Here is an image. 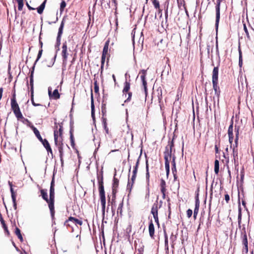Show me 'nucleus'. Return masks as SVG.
<instances>
[{
	"mask_svg": "<svg viewBox=\"0 0 254 254\" xmlns=\"http://www.w3.org/2000/svg\"><path fill=\"white\" fill-rule=\"evenodd\" d=\"M10 105L11 110L17 120L23 119V116L21 113L19 106L16 101V93L15 91L13 92L12 95V97L10 100Z\"/></svg>",
	"mask_w": 254,
	"mask_h": 254,
	"instance_id": "f257e3e1",
	"label": "nucleus"
},
{
	"mask_svg": "<svg viewBox=\"0 0 254 254\" xmlns=\"http://www.w3.org/2000/svg\"><path fill=\"white\" fill-rule=\"evenodd\" d=\"M63 139L62 140L58 139V131H57V127H56L55 130L54 131V140L55 145L57 146L58 150L60 153V157L61 162L62 165L64 164V149H63Z\"/></svg>",
	"mask_w": 254,
	"mask_h": 254,
	"instance_id": "f03ea898",
	"label": "nucleus"
},
{
	"mask_svg": "<svg viewBox=\"0 0 254 254\" xmlns=\"http://www.w3.org/2000/svg\"><path fill=\"white\" fill-rule=\"evenodd\" d=\"M41 195L42 198L46 201V202L48 203V206L50 211V213L51 215V217L53 219L55 217V206L54 203H51V202L49 201V198L48 197V194L47 192V190L45 189H41L40 190Z\"/></svg>",
	"mask_w": 254,
	"mask_h": 254,
	"instance_id": "7ed1b4c3",
	"label": "nucleus"
},
{
	"mask_svg": "<svg viewBox=\"0 0 254 254\" xmlns=\"http://www.w3.org/2000/svg\"><path fill=\"white\" fill-rule=\"evenodd\" d=\"M174 139L173 137L171 141H169L168 145L165 147V151L164 153L165 163H170V160L172 158V150L174 147Z\"/></svg>",
	"mask_w": 254,
	"mask_h": 254,
	"instance_id": "20e7f679",
	"label": "nucleus"
},
{
	"mask_svg": "<svg viewBox=\"0 0 254 254\" xmlns=\"http://www.w3.org/2000/svg\"><path fill=\"white\" fill-rule=\"evenodd\" d=\"M160 204L159 205L158 201L156 200L152 206L151 213L153 215L155 222L159 225V217H158V209L161 207L162 201H160Z\"/></svg>",
	"mask_w": 254,
	"mask_h": 254,
	"instance_id": "39448f33",
	"label": "nucleus"
},
{
	"mask_svg": "<svg viewBox=\"0 0 254 254\" xmlns=\"http://www.w3.org/2000/svg\"><path fill=\"white\" fill-rule=\"evenodd\" d=\"M130 84L129 82L126 81L124 83V87L123 89V95L126 98L125 102H129L131 101L132 97V92L130 91Z\"/></svg>",
	"mask_w": 254,
	"mask_h": 254,
	"instance_id": "423d86ee",
	"label": "nucleus"
},
{
	"mask_svg": "<svg viewBox=\"0 0 254 254\" xmlns=\"http://www.w3.org/2000/svg\"><path fill=\"white\" fill-rule=\"evenodd\" d=\"M70 222H72L75 224L76 225H79L81 226L82 225V221L81 220L78 219L72 216H70L68 219L64 222V226H66L67 228H71V231H73V228L71 225H70Z\"/></svg>",
	"mask_w": 254,
	"mask_h": 254,
	"instance_id": "0eeeda50",
	"label": "nucleus"
},
{
	"mask_svg": "<svg viewBox=\"0 0 254 254\" xmlns=\"http://www.w3.org/2000/svg\"><path fill=\"white\" fill-rule=\"evenodd\" d=\"M223 0H216V3L215 5V11H216V21H215V27L216 29L218 27L219 20L220 18V4L221 2Z\"/></svg>",
	"mask_w": 254,
	"mask_h": 254,
	"instance_id": "6e6552de",
	"label": "nucleus"
},
{
	"mask_svg": "<svg viewBox=\"0 0 254 254\" xmlns=\"http://www.w3.org/2000/svg\"><path fill=\"white\" fill-rule=\"evenodd\" d=\"M110 39H108L107 41H106L104 46L103 49L102 54V57L101 59H102L103 61L104 60H105L106 58H107V63L109 62V57L110 55L108 54V51H109V44H110Z\"/></svg>",
	"mask_w": 254,
	"mask_h": 254,
	"instance_id": "1a4fd4ad",
	"label": "nucleus"
},
{
	"mask_svg": "<svg viewBox=\"0 0 254 254\" xmlns=\"http://www.w3.org/2000/svg\"><path fill=\"white\" fill-rule=\"evenodd\" d=\"M64 21H65V18L64 17L63 19L62 22L61 23V25L59 27L58 36L57 37V42H56L57 45L56 46L58 47L60 46V45L61 44V37H62V34L63 32V29H64Z\"/></svg>",
	"mask_w": 254,
	"mask_h": 254,
	"instance_id": "9d476101",
	"label": "nucleus"
},
{
	"mask_svg": "<svg viewBox=\"0 0 254 254\" xmlns=\"http://www.w3.org/2000/svg\"><path fill=\"white\" fill-rule=\"evenodd\" d=\"M56 119H55V125L54 127V132L55 130L56 127H57V131H58V139H63V124L62 123H58L56 121Z\"/></svg>",
	"mask_w": 254,
	"mask_h": 254,
	"instance_id": "9b49d317",
	"label": "nucleus"
},
{
	"mask_svg": "<svg viewBox=\"0 0 254 254\" xmlns=\"http://www.w3.org/2000/svg\"><path fill=\"white\" fill-rule=\"evenodd\" d=\"M98 183L99 185V194L105 193L104 183H103V176L102 175L101 176H97Z\"/></svg>",
	"mask_w": 254,
	"mask_h": 254,
	"instance_id": "f8f14e48",
	"label": "nucleus"
},
{
	"mask_svg": "<svg viewBox=\"0 0 254 254\" xmlns=\"http://www.w3.org/2000/svg\"><path fill=\"white\" fill-rule=\"evenodd\" d=\"M140 74H141L140 75V78L142 80V84L144 87V91L146 94H147V81L145 79V76L146 74V70L144 69H142L139 72Z\"/></svg>",
	"mask_w": 254,
	"mask_h": 254,
	"instance_id": "ddd939ff",
	"label": "nucleus"
},
{
	"mask_svg": "<svg viewBox=\"0 0 254 254\" xmlns=\"http://www.w3.org/2000/svg\"><path fill=\"white\" fill-rule=\"evenodd\" d=\"M67 43L66 42H64L62 46V56L63 58V63H66L67 62Z\"/></svg>",
	"mask_w": 254,
	"mask_h": 254,
	"instance_id": "4468645a",
	"label": "nucleus"
},
{
	"mask_svg": "<svg viewBox=\"0 0 254 254\" xmlns=\"http://www.w3.org/2000/svg\"><path fill=\"white\" fill-rule=\"evenodd\" d=\"M241 239L242 240V243L244 246L248 245L247 233L246 231V228L244 226L241 230Z\"/></svg>",
	"mask_w": 254,
	"mask_h": 254,
	"instance_id": "2eb2a0df",
	"label": "nucleus"
},
{
	"mask_svg": "<svg viewBox=\"0 0 254 254\" xmlns=\"http://www.w3.org/2000/svg\"><path fill=\"white\" fill-rule=\"evenodd\" d=\"M48 94L50 98H52L54 100L59 99L60 98V94L59 93L57 89L54 90L53 93H52L51 88H48Z\"/></svg>",
	"mask_w": 254,
	"mask_h": 254,
	"instance_id": "dca6fc26",
	"label": "nucleus"
},
{
	"mask_svg": "<svg viewBox=\"0 0 254 254\" xmlns=\"http://www.w3.org/2000/svg\"><path fill=\"white\" fill-rule=\"evenodd\" d=\"M233 157L235 168H236L239 165L238 148L236 147H233Z\"/></svg>",
	"mask_w": 254,
	"mask_h": 254,
	"instance_id": "f3484780",
	"label": "nucleus"
},
{
	"mask_svg": "<svg viewBox=\"0 0 254 254\" xmlns=\"http://www.w3.org/2000/svg\"><path fill=\"white\" fill-rule=\"evenodd\" d=\"M116 174H115L113 178V183L112 184V192L117 193V190L119 185V180L116 178L115 176Z\"/></svg>",
	"mask_w": 254,
	"mask_h": 254,
	"instance_id": "a211bd4d",
	"label": "nucleus"
},
{
	"mask_svg": "<svg viewBox=\"0 0 254 254\" xmlns=\"http://www.w3.org/2000/svg\"><path fill=\"white\" fill-rule=\"evenodd\" d=\"M148 230H149V236L152 239L154 238V232H155V229H154V226L153 223V221L152 220H151L149 223V226H148Z\"/></svg>",
	"mask_w": 254,
	"mask_h": 254,
	"instance_id": "6ab92c4d",
	"label": "nucleus"
},
{
	"mask_svg": "<svg viewBox=\"0 0 254 254\" xmlns=\"http://www.w3.org/2000/svg\"><path fill=\"white\" fill-rule=\"evenodd\" d=\"M218 81H212L213 88L215 91V94L219 97L220 94V89L218 85Z\"/></svg>",
	"mask_w": 254,
	"mask_h": 254,
	"instance_id": "aec40b11",
	"label": "nucleus"
},
{
	"mask_svg": "<svg viewBox=\"0 0 254 254\" xmlns=\"http://www.w3.org/2000/svg\"><path fill=\"white\" fill-rule=\"evenodd\" d=\"M136 176L132 175L130 179H128L127 185V189L131 190L133 184L134 183L135 180L136 179Z\"/></svg>",
	"mask_w": 254,
	"mask_h": 254,
	"instance_id": "412c9836",
	"label": "nucleus"
},
{
	"mask_svg": "<svg viewBox=\"0 0 254 254\" xmlns=\"http://www.w3.org/2000/svg\"><path fill=\"white\" fill-rule=\"evenodd\" d=\"M146 180L147 186L148 188L150 185V174L149 172V165L147 160L146 161Z\"/></svg>",
	"mask_w": 254,
	"mask_h": 254,
	"instance_id": "4be33fe9",
	"label": "nucleus"
},
{
	"mask_svg": "<svg viewBox=\"0 0 254 254\" xmlns=\"http://www.w3.org/2000/svg\"><path fill=\"white\" fill-rule=\"evenodd\" d=\"M218 67H214L212 72V81H218Z\"/></svg>",
	"mask_w": 254,
	"mask_h": 254,
	"instance_id": "5701e85b",
	"label": "nucleus"
},
{
	"mask_svg": "<svg viewBox=\"0 0 254 254\" xmlns=\"http://www.w3.org/2000/svg\"><path fill=\"white\" fill-rule=\"evenodd\" d=\"M49 201L51 203L55 204V188L54 187H50V189Z\"/></svg>",
	"mask_w": 254,
	"mask_h": 254,
	"instance_id": "b1692460",
	"label": "nucleus"
},
{
	"mask_svg": "<svg viewBox=\"0 0 254 254\" xmlns=\"http://www.w3.org/2000/svg\"><path fill=\"white\" fill-rule=\"evenodd\" d=\"M43 146L46 149L47 151L50 153L52 155H53V151L51 149V146L48 142V141L46 139H44L43 142H42Z\"/></svg>",
	"mask_w": 254,
	"mask_h": 254,
	"instance_id": "393cba45",
	"label": "nucleus"
},
{
	"mask_svg": "<svg viewBox=\"0 0 254 254\" xmlns=\"http://www.w3.org/2000/svg\"><path fill=\"white\" fill-rule=\"evenodd\" d=\"M235 131L236 133V136L235 139V145L233 147H236L238 148V140H239V127H235Z\"/></svg>",
	"mask_w": 254,
	"mask_h": 254,
	"instance_id": "a878e982",
	"label": "nucleus"
},
{
	"mask_svg": "<svg viewBox=\"0 0 254 254\" xmlns=\"http://www.w3.org/2000/svg\"><path fill=\"white\" fill-rule=\"evenodd\" d=\"M116 193L112 192V195L111 201V205L112 206V210L113 213L115 212V210H113V206L116 205Z\"/></svg>",
	"mask_w": 254,
	"mask_h": 254,
	"instance_id": "bb28decb",
	"label": "nucleus"
},
{
	"mask_svg": "<svg viewBox=\"0 0 254 254\" xmlns=\"http://www.w3.org/2000/svg\"><path fill=\"white\" fill-rule=\"evenodd\" d=\"M124 205V200L123 199L122 201L119 205V206L117 209V214L120 215V216H122L123 215V207Z\"/></svg>",
	"mask_w": 254,
	"mask_h": 254,
	"instance_id": "cd10ccee",
	"label": "nucleus"
},
{
	"mask_svg": "<svg viewBox=\"0 0 254 254\" xmlns=\"http://www.w3.org/2000/svg\"><path fill=\"white\" fill-rule=\"evenodd\" d=\"M14 233H15V235L18 237V238L20 240V242H23V238L21 234L20 230L18 227L15 228Z\"/></svg>",
	"mask_w": 254,
	"mask_h": 254,
	"instance_id": "c85d7f7f",
	"label": "nucleus"
},
{
	"mask_svg": "<svg viewBox=\"0 0 254 254\" xmlns=\"http://www.w3.org/2000/svg\"><path fill=\"white\" fill-rule=\"evenodd\" d=\"M160 187L161 191H167L166 182L163 179H161Z\"/></svg>",
	"mask_w": 254,
	"mask_h": 254,
	"instance_id": "c756f323",
	"label": "nucleus"
},
{
	"mask_svg": "<svg viewBox=\"0 0 254 254\" xmlns=\"http://www.w3.org/2000/svg\"><path fill=\"white\" fill-rule=\"evenodd\" d=\"M228 134L229 137H234L233 136V122H231L228 130Z\"/></svg>",
	"mask_w": 254,
	"mask_h": 254,
	"instance_id": "7c9ffc66",
	"label": "nucleus"
},
{
	"mask_svg": "<svg viewBox=\"0 0 254 254\" xmlns=\"http://www.w3.org/2000/svg\"><path fill=\"white\" fill-rule=\"evenodd\" d=\"M46 0H45L37 8V12L39 14H42L45 7Z\"/></svg>",
	"mask_w": 254,
	"mask_h": 254,
	"instance_id": "2f4dec72",
	"label": "nucleus"
},
{
	"mask_svg": "<svg viewBox=\"0 0 254 254\" xmlns=\"http://www.w3.org/2000/svg\"><path fill=\"white\" fill-rule=\"evenodd\" d=\"M0 221L1 222L2 227L4 229L5 233H6V234L8 235H9V232L8 230L7 227L6 226V225L5 223V222H4V220L3 219L2 217H1V216H0Z\"/></svg>",
	"mask_w": 254,
	"mask_h": 254,
	"instance_id": "473e14b6",
	"label": "nucleus"
},
{
	"mask_svg": "<svg viewBox=\"0 0 254 254\" xmlns=\"http://www.w3.org/2000/svg\"><path fill=\"white\" fill-rule=\"evenodd\" d=\"M219 172V161L215 160L214 161V172L217 175Z\"/></svg>",
	"mask_w": 254,
	"mask_h": 254,
	"instance_id": "72a5a7b5",
	"label": "nucleus"
},
{
	"mask_svg": "<svg viewBox=\"0 0 254 254\" xmlns=\"http://www.w3.org/2000/svg\"><path fill=\"white\" fill-rule=\"evenodd\" d=\"M175 159H176V157L175 156H172V172H177V168H176V165Z\"/></svg>",
	"mask_w": 254,
	"mask_h": 254,
	"instance_id": "f704fd0d",
	"label": "nucleus"
},
{
	"mask_svg": "<svg viewBox=\"0 0 254 254\" xmlns=\"http://www.w3.org/2000/svg\"><path fill=\"white\" fill-rule=\"evenodd\" d=\"M239 65L240 67H241L243 65V59H242V53L241 51L240 46H239Z\"/></svg>",
	"mask_w": 254,
	"mask_h": 254,
	"instance_id": "c9c22d12",
	"label": "nucleus"
},
{
	"mask_svg": "<svg viewBox=\"0 0 254 254\" xmlns=\"http://www.w3.org/2000/svg\"><path fill=\"white\" fill-rule=\"evenodd\" d=\"M91 116L92 118H94L95 116V110H94V101H93V95L92 94H91Z\"/></svg>",
	"mask_w": 254,
	"mask_h": 254,
	"instance_id": "e433bc0d",
	"label": "nucleus"
},
{
	"mask_svg": "<svg viewBox=\"0 0 254 254\" xmlns=\"http://www.w3.org/2000/svg\"><path fill=\"white\" fill-rule=\"evenodd\" d=\"M30 127L33 130L35 135L37 137V138L41 136V135L39 130L33 125H31Z\"/></svg>",
	"mask_w": 254,
	"mask_h": 254,
	"instance_id": "4c0bfd02",
	"label": "nucleus"
},
{
	"mask_svg": "<svg viewBox=\"0 0 254 254\" xmlns=\"http://www.w3.org/2000/svg\"><path fill=\"white\" fill-rule=\"evenodd\" d=\"M70 139L71 142V145L73 148H74L75 144L74 140L73 134L71 129L70 130Z\"/></svg>",
	"mask_w": 254,
	"mask_h": 254,
	"instance_id": "58836bf2",
	"label": "nucleus"
},
{
	"mask_svg": "<svg viewBox=\"0 0 254 254\" xmlns=\"http://www.w3.org/2000/svg\"><path fill=\"white\" fill-rule=\"evenodd\" d=\"M18 3V9L19 11H21L23 8L24 5L23 0H15Z\"/></svg>",
	"mask_w": 254,
	"mask_h": 254,
	"instance_id": "ea45409f",
	"label": "nucleus"
},
{
	"mask_svg": "<svg viewBox=\"0 0 254 254\" xmlns=\"http://www.w3.org/2000/svg\"><path fill=\"white\" fill-rule=\"evenodd\" d=\"M244 30L246 33L247 38L248 40L251 41V37L250 35V34H249L248 30L247 28L246 24H244Z\"/></svg>",
	"mask_w": 254,
	"mask_h": 254,
	"instance_id": "a19ab883",
	"label": "nucleus"
},
{
	"mask_svg": "<svg viewBox=\"0 0 254 254\" xmlns=\"http://www.w3.org/2000/svg\"><path fill=\"white\" fill-rule=\"evenodd\" d=\"M30 92L31 94H32V93H34V84H33V77L32 74H31L30 76Z\"/></svg>",
	"mask_w": 254,
	"mask_h": 254,
	"instance_id": "79ce46f5",
	"label": "nucleus"
},
{
	"mask_svg": "<svg viewBox=\"0 0 254 254\" xmlns=\"http://www.w3.org/2000/svg\"><path fill=\"white\" fill-rule=\"evenodd\" d=\"M94 90L95 93H99V88L97 80H95L94 82Z\"/></svg>",
	"mask_w": 254,
	"mask_h": 254,
	"instance_id": "37998d69",
	"label": "nucleus"
},
{
	"mask_svg": "<svg viewBox=\"0 0 254 254\" xmlns=\"http://www.w3.org/2000/svg\"><path fill=\"white\" fill-rule=\"evenodd\" d=\"M238 225L239 226V228H241V220H242V212H241V208H239V214H238Z\"/></svg>",
	"mask_w": 254,
	"mask_h": 254,
	"instance_id": "c03bdc74",
	"label": "nucleus"
},
{
	"mask_svg": "<svg viewBox=\"0 0 254 254\" xmlns=\"http://www.w3.org/2000/svg\"><path fill=\"white\" fill-rule=\"evenodd\" d=\"M101 111H102V116H106V114L107 112L106 107V104L103 103H102Z\"/></svg>",
	"mask_w": 254,
	"mask_h": 254,
	"instance_id": "a18cd8bd",
	"label": "nucleus"
},
{
	"mask_svg": "<svg viewBox=\"0 0 254 254\" xmlns=\"http://www.w3.org/2000/svg\"><path fill=\"white\" fill-rule=\"evenodd\" d=\"M66 2H65V1L64 0H63L62 1V2L61 3V5H60V12L61 13L63 12V11L64 10V8L66 6Z\"/></svg>",
	"mask_w": 254,
	"mask_h": 254,
	"instance_id": "49530a36",
	"label": "nucleus"
},
{
	"mask_svg": "<svg viewBox=\"0 0 254 254\" xmlns=\"http://www.w3.org/2000/svg\"><path fill=\"white\" fill-rule=\"evenodd\" d=\"M106 201H103L101 202V204L102 205V215L104 216L105 213V209H106Z\"/></svg>",
	"mask_w": 254,
	"mask_h": 254,
	"instance_id": "de8ad7c7",
	"label": "nucleus"
},
{
	"mask_svg": "<svg viewBox=\"0 0 254 254\" xmlns=\"http://www.w3.org/2000/svg\"><path fill=\"white\" fill-rule=\"evenodd\" d=\"M152 3L156 9L160 7V3L158 0H152Z\"/></svg>",
	"mask_w": 254,
	"mask_h": 254,
	"instance_id": "09e8293b",
	"label": "nucleus"
},
{
	"mask_svg": "<svg viewBox=\"0 0 254 254\" xmlns=\"http://www.w3.org/2000/svg\"><path fill=\"white\" fill-rule=\"evenodd\" d=\"M31 101L32 102V105L34 106H41L40 104H36L35 103L34 101V93H32V94H31Z\"/></svg>",
	"mask_w": 254,
	"mask_h": 254,
	"instance_id": "8fccbe9b",
	"label": "nucleus"
},
{
	"mask_svg": "<svg viewBox=\"0 0 254 254\" xmlns=\"http://www.w3.org/2000/svg\"><path fill=\"white\" fill-rule=\"evenodd\" d=\"M170 163H165V169L166 171V175L168 176L170 173Z\"/></svg>",
	"mask_w": 254,
	"mask_h": 254,
	"instance_id": "3c124183",
	"label": "nucleus"
},
{
	"mask_svg": "<svg viewBox=\"0 0 254 254\" xmlns=\"http://www.w3.org/2000/svg\"><path fill=\"white\" fill-rule=\"evenodd\" d=\"M10 192L11 194L12 201H14L16 200V193L14 191L13 188H11V189H10Z\"/></svg>",
	"mask_w": 254,
	"mask_h": 254,
	"instance_id": "603ef678",
	"label": "nucleus"
},
{
	"mask_svg": "<svg viewBox=\"0 0 254 254\" xmlns=\"http://www.w3.org/2000/svg\"><path fill=\"white\" fill-rule=\"evenodd\" d=\"M101 202L106 201L105 193L99 194Z\"/></svg>",
	"mask_w": 254,
	"mask_h": 254,
	"instance_id": "864d4df0",
	"label": "nucleus"
},
{
	"mask_svg": "<svg viewBox=\"0 0 254 254\" xmlns=\"http://www.w3.org/2000/svg\"><path fill=\"white\" fill-rule=\"evenodd\" d=\"M101 202L106 201L105 193L99 194Z\"/></svg>",
	"mask_w": 254,
	"mask_h": 254,
	"instance_id": "5fc2aeb1",
	"label": "nucleus"
},
{
	"mask_svg": "<svg viewBox=\"0 0 254 254\" xmlns=\"http://www.w3.org/2000/svg\"><path fill=\"white\" fill-rule=\"evenodd\" d=\"M199 204H195V208L194 209V212L195 213V214H197L199 211Z\"/></svg>",
	"mask_w": 254,
	"mask_h": 254,
	"instance_id": "6e6d98bb",
	"label": "nucleus"
},
{
	"mask_svg": "<svg viewBox=\"0 0 254 254\" xmlns=\"http://www.w3.org/2000/svg\"><path fill=\"white\" fill-rule=\"evenodd\" d=\"M42 53H43V50L42 49H40L39 51V52H38V56H37V59L35 61V63H36L41 57V56L42 55Z\"/></svg>",
	"mask_w": 254,
	"mask_h": 254,
	"instance_id": "4d7b16f0",
	"label": "nucleus"
},
{
	"mask_svg": "<svg viewBox=\"0 0 254 254\" xmlns=\"http://www.w3.org/2000/svg\"><path fill=\"white\" fill-rule=\"evenodd\" d=\"M177 172H172V173L173 174V177H174V182L178 181V185H179L180 182H179V181L178 180V176H177Z\"/></svg>",
	"mask_w": 254,
	"mask_h": 254,
	"instance_id": "13d9d810",
	"label": "nucleus"
},
{
	"mask_svg": "<svg viewBox=\"0 0 254 254\" xmlns=\"http://www.w3.org/2000/svg\"><path fill=\"white\" fill-rule=\"evenodd\" d=\"M192 210L190 209H188V210L187 211V215L188 217L190 218L192 216Z\"/></svg>",
	"mask_w": 254,
	"mask_h": 254,
	"instance_id": "bf43d9fd",
	"label": "nucleus"
},
{
	"mask_svg": "<svg viewBox=\"0 0 254 254\" xmlns=\"http://www.w3.org/2000/svg\"><path fill=\"white\" fill-rule=\"evenodd\" d=\"M111 196H110L109 195H108V206L107 207V212L108 211L109 206V205H111Z\"/></svg>",
	"mask_w": 254,
	"mask_h": 254,
	"instance_id": "052dcab7",
	"label": "nucleus"
},
{
	"mask_svg": "<svg viewBox=\"0 0 254 254\" xmlns=\"http://www.w3.org/2000/svg\"><path fill=\"white\" fill-rule=\"evenodd\" d=\"M139 164V159L138 158L137 159L136 162L135 166L133 168V170H136V171H137L138 168Z\"/></svg>",
	"mask_w": 254,
	"mask_h": 254,
	"instance_id": "680f3d73",
	"label": "nucleus"
},
{
	"mask_svg": "<svg viewBox=\"0 0 254 254\" xmlns=\"http://www.w3.org/2000/svg\"><path fill=\"white\" fill-rule=\"evenodd\" d=\"M177 239V236L175 235H173L172 234L171 237H170V240L172 241L173 243H174Z\"/></svg>",
	"mask_w": 254,
	"mask_h": 254,
	"instance_id": "e2e57ef3",
	"label": "nucleus"
},
{
	"mask_svg": "<svg viewBox=\"0 0 254 254\" xmlns=\"http://www.w3.org/2000/svg\"><path fill=\"white\" fill-rule=\"evenodd\" d=\"M102 123L103 124V127L107 126V119L104 117V116H103L102 118Z\"/></svg>",
	"mask_w": 254,
	"mask_h": 254,
	"instance_id": "0e129e2a",
	"label": "nucleus"
},
{
	"mask_svg": "<svg viewBox=\"0 0 254 254\" xmlns=\"http://www.w3.org/2000/svg\"><path fill=\"white\" fill-rule=\"evenodd\" d=\"M243 253L247 254L248 252V246H244V248L242 250Z\"/></svg>",
	"mask_w": 254,
	"mask_h": 254,
	"instance_id": "69168bd1",
	"label": "nucleus"
},
{
	"mask_svg": "<svg viewBox=\"0 0 254 254\" xmlns=\"http://www.w3.org/2000/svg\"><path fill=\"white\" fill-rule=\"evenodd\" d=\"M225 200H226V202L228 203L229 202L230 200V196L228 194H226L225 195Z\"/></svg>",
	"mask_w": 254,
	"mask_h": 254,
	"instance_id": "338daca9",
	"label": "nucleus"
},
{
	"mask_svg": "<svg viewBox=\"0 0 254 254\" xmlns=\"http://www.w3.org/2000/svg\"><path fill=\"white\" fill-rule=\"evenodd\" d=\"M195 204H199V200L198 198V193H197L195 197Z\"/></svg>",
	"mask_w": 254,
	"mask_h": 254,
	"instance_id": "774afa93",
	"label": "nucleus"
}]
</instances>
